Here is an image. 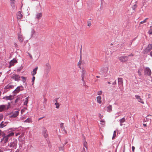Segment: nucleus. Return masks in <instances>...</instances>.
Masks as SVG:
<instances>
[{
  "instance_id": "nucleus-1",
  "label": "nucleus",
  "mask_w": 152,
  "mask_h": 152,
  "mask_svg": "<svg viewBox=\"0 0 152 152\" xmlns=\"http://www.w3.org/2000/svg\"><path fill=\"white\" fill-rule=\"evenodd\" d=\"M17 142L18 141L16 139H13L11 140L10 144L8 145L9 146L10 148H13L15 149L17 147Z\"/></svg>"
},
{
  "instance_id": "nucleus-2",
  "label": "nucleus",
  "mask_w": 152,
  "mask_h": 152,
  "mask_svg": "<svg viewBox=\"0 0 152 152\" xmlns=\"http://www.w3.org/2000/svg\"><path fill=\"white\" fill-rule=\"evenodd\" d=\"M45 75L46 77H48V73L51 69V66L48 63H47L45 65Z\"/></svg>"
},
{
  "instance_id": "nucleus-3",
  "label": "nucleus",
  "mask_w": 152,
  "mask_h": 152,
  "mask_svg": "<svg viewBox=\"0 0 152 152\" xmlns=\"http://www.w3.org/2000/svg\"><path fill=\"white\" fill-rule=\"evenodd\" d=\"M144 73L145 75L151 76V69L148 67H146L144 69Z\"/></svg>"
},
{
  "instance_id": "nucleus-4",
  "label": "nucleus",
  "mask_w": 152,
  "mask_h": 152,
  "mask_svg": "<svg viewBox=\"0 0 152 152\" xmlns=\"http://www.w3.org/2000/svg\"><path fill=\"white\" fill-rule=\"evenodd\" d=\"M152 49V44H149L147 47L144 50L143 52L146 54L150 52Z\"/></svg>"
},
{
  "instance_id": "nucleus-5",
  "label": "nucleus",
  "mask_w": 152,
  "mask_h": 152,
  "mask_svg": "<svg viewBox=\"0 0 152 152\" xmlns=\"http://www.w3.org/2000/svg\"><path fill=\"white\" fill-rule=\"evenodd\" d=\"M108 71V67H106L104 68H102L101 69V70L100 71V74H102H102H104V77L106 76L105 75L107 72Z\"/></svg>"
},
{
  "instance_id": "nucleus-6",
  "label": "nucleus",
  "mask_w": 152,
  "mask_h": 152,
  "mask_svg": "<svg viewBox=\"0 0 152 152\" xmlns=\"http://www.w3.org/2000/svg\"><path fill=\"white\" fill-rule=\"evenodd\" d=\"M24 90V87L22 86H19L17 88L13 91V93L14 94H17L19 93L20 91H22Z\"/></svg>"
},
{
  "instance_id": "nucleus-7",
  "label": "nucleus",
  "mask_w": 152,
  "mask_h": 152,
  "mask_svg": "<svg viewBox=\"0 0 152 152\" xmlns=\"http://www.w3.org/2000/svg\"><path fill=\"white\" fill-rule=\"evenodd\" d=\"M14 130H13L12 128L9 129L7 131H6V132L9 133V134L7 135L5 134V136L9 138L10 137L13 136L14 135V133L11 132Z\"/></svg>"
},
{
  "instance_id": "nucleus-8",
  "label": "nucleus",
  "mask_w": 152,
  "mask_h": 152,
  "mask_svg": "<svg viewBox=\"0 0 152 152\" xmlns=\"http://www.w3.org/2000/svg\"><path fill=\"white\" fill-rule=\"evenodd\" d=\"M118 59L121 62H125L128 60L129 58L127 56H121L119 57Z\"/></svg>"
},
{
  "instance_id": "nucleus-9",
  "label": "nucleus",
  "mask_w": 152,
  "mask_h": 152,
  "mask_svg": "<svg viewBox=\"0 0 152 152\" xmlns=\"http://www.w3.org/2000/svg\"><path fill=\"white\" fill-rule=\"evenodd\" d=\"M11 78L15 81H18L20 80V77L18 75L13 74L12 75Z\"/></svg>"
},
{
  "instance_id": "nucleus-10",
  "label": "nucleus",
  "mask_w": 152,
  "mask_h": 152,
  "mask_svg": "<svg viewBox=\"0 0 152 152\" xmlns=\"http://www.w3.org/2000/svg\"><path fill=\"white\" fill-rule=\"evenodd\" d=\"M19 114V112L18 111H15L11 113L10 114V118H16Z\"/></svg>"
},
{
  "instance_id": "nucleus-11",
  "label": "nucleus",
  "mask_w": 152,
  "mask_h": 152,
  "mask_svg": "<svg viewBox=\"0 0 152 152\" xmlns=\"http://www.w3.org/2000/svg\"><path fill=\"white\" fill-rule=\"evenodd\" d=\"M118 83L119 85V87L120 88L121 86H123V81L122 78H118Z\"/></svg>"
},
{
  "instance_id": "nucleus-12",
  "label": "nucleus",
  "mask_w": 152,
  "mask_h": 152,
  "mask_svg": "<svg viewBox=\"0 0 152 152\" xmlns=\"http://www.w3.org/2000/svg\"><path fill=\"white\" fill-rule=\"evenodd\" d=\"M3 137L2 140H3L4 142V143H7L8 141V138L5 136V134L4 133L2 135Z\"/></svg>"
},
{
  "instance_id": "nucleus-13",
  "label": "nucleus",
  "mask_w": 152,
  "mask_h": 152,
  "mask_svg": "<svg viewBox=\"0 0 152 152\" xmlns=\"http://www.w3.org/2000/svg\"><path fill=\"white\" fill-rule=\"evenodd\" d=\"M17 62V61L16 60V59L13 58L12 60L10 61V66H13L15 63H16Z\"/></svg>"
},
{
  "instance_id": "nucleus-14",
  "label": "nucleus",
  "mask_w": 152,
  "mask_h": 152,
  "mask_svg": "<svg viewBox=\"0 0 152 152\" xmlns=\"http://www.w3.org/2000/svg\"><path fill=\"white\" fill-rule=\"evenodd\" d=\"M7 122H4L2 121L0 124V128H2L7 126Z\"/></svg>"
},
{
  "instance_id": "nucleus-15",
  "label": "nucleus",
  "mask_w": 152,
  "mask_h": 152,
  "mask_svg": "<svg viewBox=\"0 0 152 152\" xmlns=\"http://www.w3.org/2000/svg\"><path fill=\"white\" fill-rule=\"evenodd\" d=\"M13 97V96L12 95H10V96H4L3 98V99H5L7 100H12V99H13V98H12Z\"/></svg>"
},
{
  "instance_id": "nucleus-16",
  "label": "nucleus",
  "mask_w": 152,
  "mask_h": 152,
  "mask_svg": "<svg viewBox=\"0 0 152 152\" xmlns=\"http://www.w3.org/2000/svg\"><path fill=\"white\" fill-rule=\"evenodd\" d=\"M42 16V13H37L36 15V18L39 20L41 18Z\"/></svg>"
},
{
  "instance_id": "nucleus-17",
  "label": "nucleus",
  "mask_w": 152,
  "mask_h": 152,
  "mask_svg": "<svg viewBox=\"0 0 152 152\" xmlns=\"http://www.w3.org/2000/svg\"><path fill=\"white\" fill-rule=\"evenodd\" d=\"M38 67L37 66L34 69H33L32 72H31V75L34 76L35 75L37 74V70Z\"/></svg>"
},
{
  "instance_id": "nucleus-18",
  "label": "nucleus",
  "mask_w": 152,
  "mask_h": 152,
  "mask_svg": "<svg viewBox=\"0 0 152 152\" xmlns=\"http://www.w3.org/2000/svg\"><path fill=\"white\" fill-rule=\"evenodd\" d=\"M135 97L138 100L139 102H140L142 103H144L143 101H142V99L141 98L140 96L136 95L135 96Z\"/></svg>"
},
{
  "instance_id": "nucleus-19",
  "label": "nucleus",
  "mask_w": 152,
  "mask_h": 152,
  "mask_svg": "<svg viewBox=\"0 0 152 152\" xmlns=\"http://www.w3.org/2000/svg\"><path fill=\"white\" fill-rule=\"evenodd\" d=\"M6 106L5 105H0V112L4 111L6 109Z\"/></svg>"
},
{
  "instance_id": "nucleus-20",
  "label": "nucleus",
  "mask_w": 152,
  "mask_h": 152,
  "mask_svg": "<svg viewBox=\"0 0 152 152\" xmlns=\"http://www.w3.org/2000/svg\"><path fill=\"white\" fill-rule=\"evenodd\" d=\"M16 15L18 19H21L22 17V15L20 11H19L17 12Z\"/></svg>"
},
{
  "instance_id": "nucleus-21",
  "label": "nucleus",
  "mask_w": 152,
  "mask_h": 152,
  "mask_svg": "<svg viewBox=\"0 0 152 152\" xmlns=\"http://www.w3.org/2000/svg\"><path fill=\"white\" fill-rule=\"evenodd\" d=\"M11 1V6L13 9L15 8V0H10Z\"/></svg>"
},
{
  "instance_id": "nucleus-22",
  "label": "nucleus",
  "mask_w": 152,
  "mask_h": 152,
  "mask_svg": "<svg viewBox=\"0 0 152 152\" xmlns=\"http://www.w3.org/2000/svg\"><path fill=\"white\" fill-rule=\"evenodd\" d=\"M14 86L12 85H8L5 87V89H12L13 88Z\"/></svg>"
},
{
  "instance_id": "nucleus-23",
  "label": "nucleus",
  "mask_w": 152,
  "mask_h": 152,
  "mask_svg": "<svg viewBox=\"0 0 152 152\" xmlns=\"http://www.w3.org/2000/svg\"><path fill=\"white\" fill-rule=\"evenodd\" d=\"M47 132V130L45 129H44L42 133L44 137L45 138H46L48 136V134L46 133Z\"/></svg>"
},
{
  "instance_id": "nucleus-24",
  "label": "nucleus",
  "mask_w": 152,
  "mask_h": 152,
  "mask_svg": "<svg viewBox=\"0 0 152 152\" xmlns=\"http://www.w3.org/2000/svg\"><path fill=\"white\" fill-rule=\"evenodd\" d=\"M101 98V97L100 96H99L97 97V102L99 104H101L102 103Z\"/></svg>"
},
{
  "instance_id": "nucleus-25",
  "label": "nucleus",
  "mask_w": 152,
  "mask_h": 152,
  "mask_svg": "<svg viewBox=\"0 0 152 152\" xmlns=\"http://www.w3.org/2000/svg\"><path fill=\"white\" fill-rule=\"evenodd\" d=\"M83 137L84 138V142L83 143V145L86 148V149H87V142L86 141V138L84 136L83 134Z\"/></svg>"
},
{
  "instance_id": "nucleus-26",
  "label": "nucleus",
  "mask_w": 152,
  "mask_h": 152,
  "mask_svg": "<svg viewBox=\"0 0 152 152\" xmlns=\"http://www.w3.org/2000/svg\"><path fill=\"white\" fill-rule=\"evenodd\" d=\"M86 74V72L84 70L83 71V72L82 75V79L83 81H84V77L85 76V75Z\"/></svg>"
},
{
  "instance_id": "nucleus-27",
  "label": "nucleus",
  "mask_w": 152,
  "mask_h": 152,
  "mask_svg": "<svg viewBox=\"0 0 152 152\" xmlns=\"http://www.w3.org/2000/svg\"><path fill=\"white\" fill-rule=\"evenodd\" d=\"M18 39L20 42H22L23 41V39L22 37V36L20 35H18Z\"/></svg>"
},
{
  "instance_id": "nucleus-28",
  "label": "nucleus",
  "mask_w": 152,
  "mask_h": 152,
  "mask_svg": "<svg viewBox=\"0 0 152 152\" xmlns=\"http://www.w3.org/2000/svg\"><path fill=\"white\" fill-rule=\"evenodd\" d=\"M112 107L111 105H109L107 107V111L108 112L111 111L112 110Z\"/></svg>"
},
{
  "instance_id": "nucleus-29",
  "label": "nucleus",
  "mask_w": 152,
  "mask_h": 152,
  "mask_svg": "<svg viewBox=\"0 0 152 152\" xmlns=\"http://www.w3.org/2000/svg\"><path fill=\"white\" fill-rule=\"evenodd\" d=\"M58 98H57L55 99V101L56 102V103H55V104L56 105V108H58L59 107V103H58L57 102V99H58Z\"/></svg>"
},
{
  "instance_id": "nucleus-30",
  "label": "nucleus",
  "mask_w": 152,
  "mask_h": 152,
  "mask_svg": "<svg viewBox=\"0 0 152 152\" xmlns=\"http://www.w3.org/2000/svg\"><path fill=\"white\" fill-rule=\"evenodd\" d=\"M20 78H22V80L23 83H24L26 80V78L23 76L20 77Z\"/></svg>"
},
{
  "instance_id": "nucleus-31",
  "label": "nucleus",
  "mask_w": 152,
  "mask_h": 152,
  "mask_svg": "<svg viewBox=\"0 0 152 152\" xmlns=\"http://www.w3.org/2000/svg\"><path fill=\"white\" fill-rule=\"evenodd\" d=\"M125 119L124 118H123L119 120V121L120 123H124V122H125Z\"/></svg>"
},
{
  "instance_id": "nucleus-32",
  "label": "nucleus",
  "mask_w": 152,
  "mask_h": 152,
  "mask_svg": "<svg viewBox=\"0 0 152 152\" xmlns=\"http://www.w3.org/2000/svg\"><path fill=\"white\" fill-rule=\"evenodd\" d=\"M31 119L30 118H28L25 121V122H31Z\"/></svg>"
},
{
  "instance_id": "nucleus-33",
  "label": "nucleus",
  "mask_w": 152,
  "mask_h": 152,
  "mask_svg": "<svg viewBox=\"0 0 152 152\" xmlns=\"http://www.w3.org/2000/svg\"><path fill=\"white\" fill-rule=\"evenodd\" d=\"M116 136V132L115 131H114L113 132V135L112 139L113 140L114 139H115Z\"/></svg>"
},
{
  "instance_id": "nucleus-34",
  "label": "nucleus",
  "mask_w": 152,
  "mask_h": 152,
  "mask_svg": "<svg viewBox=\"0 0 152 152\" xmlns=\"http://www.w3.org/2000/svg\"><path fill=\"white\" fill-rule=\"evenodd\" d=\"M140 71H142V69H141V70L139 69L138 70V75H139L140 76H141L142 75L141 72Z\"/></svg>"
},
{
  "instance_id": "nucleus-35",
  "label": "nucleus",
  "mask_w": 152,
  "mask_h": 152,
  "mask_svg": "<svg viewBox=\"0 0 152 152\" xmlns=\"http://www.w3.org/2000/svg\"><path fill=\"white\" fill-rule=\"evenodd\" d=\"M148 18H146L143 21H141L140 23V24H142V23H145L146 22V20L148 19Z\"/></svg>"
},
{
  "instance_id": "nucleus-36",
  "label": "nucleus",
  "mask_w": 152,
  "mask_h": 152,
  "mask_svg": "<svg viewBox=\"0 0 152 152\" xmlns=\"http://www.w3.org/2000/svg\"><path fill=\"white\" fill-rule=\"evenodd\" d=\"M63 146L62 147H59V150L60 151H64V149Z\"/></svg>"
},
{
  "instance_id": "nucleus-37",
  "label": "nucleus",
  "mask_w": 152,
  "mask_h": 152,
  "mask_svg": "<svg viewBox=\"0 0 152 152\" xmlns=\"http://www.w3.org/2000/svg\"><path fill=\"white\" fill-rule=\"evenodd\" d=\"M137 6L136 4L134 5L132 7V9L134 10L136 8H137Z\"/></svg>"
},
{
  "instance_id": "nucleus-38",
  "label": "nucleus",
  "mask_w": 152,
  "mask_h": 152,
  "mask_svg": "<svg viewBox=\"0 0 152 152\" xmlns=\"http://www.w3.org/2000/svg\"><path fill=\"white\" fill-rule=\"evenodd\" d=\"M35 77L34 76H33L32 79V85H33L34 84V81L35 80Z\"/></svg>"
},
{
  "instance_id": "nucleus-39",
  "label": "nucleus",
  "mask_w": 152,
  "mask_h": 152,
  "mask_svg": "<svg viewBox=\"0 0 152 152\" xmlns=\"http://www.w3.org/2000/svg\"><path fill=\"white\" fill-rule=\"evenodd\" d=\"M3 118V115L2 114H0V121Z\"/></svg>"
},
{
  "instance_id": "nucleus-40",
  "label": "nucleus",
  "mask_w": 152,
  "mask_h": 152,
  "mask_svg": "<svg viewBox=\"0 0 152 152\" xmlns=\"http://www.w3.org/2000/svg\"><path fill=\"white\" fill-rule=\"evenodd\" d=\"M80 59H81V49L80 50ZM81 61H80H80L79 63H78V65H81Z\"/></svg>"
},
{
  "instance_id": "nucleus-41",
  "label": "nucleus",
  "mask_w": 152,
  "mask_h": 152,
  "mask_svg": "<svg viewBox=\"0 0 152 152\" xmlns=\"http://www.w3.org/2000/svg\"><path fill=\"white\" fill-rule=\"evenodd\" d=\"M63 125H64L63 123H62L60 124V127L61 128V129H64V127L63 126Z\"/></svg>"
},
{
  "instance_id": "nucleus-42",
  "label": "nucleus",
  "mask_w": 152,
  "mask_h": 152,
  "mask_svg": "<svg viewBox=\"0 0 152 152\" xmlns=\"http://www.w3.org/2000/svg\"><path fill=\"white\" fill-rule=\"evenodd\" d=\"M20 98H17L15 100V103H16L18 101H19L20 100Z\"/></svg>"
},
{
  "instance_id": "nucleus-43",
  "label": "nucleus",
  "mask_w": 152,
  "mask_h": 152,
  "mask_svg": "<svg viewBox=\"0 0 152 152\" xmlns=\"http://www.w3.org/2000/svg\"><path fill=\"white\" fill-rule=\"evenodd\" d=\"M35 32V31L33 29L31 31L32 36H33V35L34 34Z\"/></svg>"
},
{
  "instance_id": "nucleus-44",
  "label": "nucleus",
  "mask_w": 152,
  "mask_h": 152,
  "mask_svg": "<svg viewBox=\"0 0 152 152\" xmlns=\"http://www.w3.org/2000/svg\"><path fill=\"white\" fill-rule=\"evenodd\" d=\"M148 33L150 34H152V29H151L149 31Z\"/></svg>"
},
{
  "instance_id": "nucleus-45",
  "label": "nucleus",
  "mask_w": 152,
  "mask_h": 152,
  "mask_svg": "<svg viewBox=\"0 0 152 152\" xmlns=\"http://www.w3.org/2000/svg\"><path fill=\"white\" fill-rule=\"evenodd\" d=\"M88 25L87 26H90L91 25V22L90 21H88Z\"/></svg>"
},
{
  "instance_id": "nucleus-46",
  "label": "nucleus",
  "mask_w": 152,
  "mask_h": 152,
  "mask_svg": "<svg viewBox=\"0 0 152 152\" xmlns=\"http://www.w3.org/2000/svg\"><path fill=\"white\" fill-rule=\"evenodd\" d=\"M28 101H26V100H25V102H24V104H23L24 105H27V104L28 103Z\"/></svg>"
},
{
  "instance_id": "nucleus-47",
  "label": "nucleus",
  "mask_w": 152,
  "mask_h": 152,
  "mask_svg": "<svg viewBox=\"0 0 152 152\" xmlns=\"http://www.w3.org/2000/svg\"><path fill=\"white\" fill-rule=\"evenodd\" d=\"M67 143H68V142L67 141V140H66L65 141V143L64 144H63V147H64V146Z\"/></svg>"
},
{
  "instance_id": "nucleus-48",
  "label": "nucleus",
  "mask_w": 152,
  "mask_h": 152,
  "mask_svg": "<svg viewBox=\"0 0 152 152\" xmlns=\"http://www.w3.org/2000/svg\"><path fill=\"white\" fill-rule=\"evenodd\" d=\"M8 105H7V110L10 107V103H8Z\"/></svg>"
},
{
  "instance_id": "nucleus-49",
  "label": "nucleus",
  "mask_w": 152,
  "mask_h": 152,
  "mask_svg": "<svg viewBox=\"0 0 152 152\" xmlns=\"http://www.w3.org/2000/svg\"><path fill=\"white\" fill-rule=\"evenodd\" d=\"M102 94V91H100L98 92V95H100Z\"/></svg>"
},
{
  "instance_id": "nucleus-50",
  "label": "nucleus",
  "mask_w": 152,
  "mask_h": 152,
  "mask_svg": "<svg viewBox=\"0 0 152 152\" xmlns=\"http://www.w3.org/2000/svg\"><path fill=\"white\" fill-rule=\"evenodd\" d=\"M116 84V81L115 80V81L114 82H113L112 83V84L113 85H115Z\"/></svg>"
},
{
  "instance_id": "nucleus-51",
  "label": "nucleus",
  "mask_w": 152,
  "mask_h": 152,
  "mask_svg": "<svg viewBox=\"0 0 152 152\" xmlns=\"http://www.w3.org/2000/svg\"><path fill=\"white\" fill-rule=\"evenodd\" d=\"M132 151L133 152H134V149H135V147L134 146H132Z\"/></svg>"
},
{
  "instance_id": "nucleus-52",
  "label": "nucleus",
  "mask_w": 152,
  "mask_h": 152,
  "mask_svg": "<svg viewBox=\"0 0 152 152\" xmlns=\"http://www.w3.org/2000/svg\"><path fill=\"white\" fill-rule=\"evenodd\" d=\"M149 55L152 57V51L150 52V53L149 54Z\"/></svg>"
},
{
  "instance_id": "nucleus-53",
  "label": "nucleus",
  "mask_w": 152,
  "mask_h": 152,
  "mask_svg": "<svg viewBox=\"0 0 152 152\" xmlns=\"http://www.w3.org/2000/svg\"><path fill=\"white\" fill-rule=\"evenodd\" d=\"M134 55L132 53H131L128 55V56H133Z\"/></svg>"
},
{
  "instance_id": "nucleus-54",
  "label": "nucleus",
  "mask_w": 152,
  "mask_h": 152,
  "mask_svg": "<svg viewBox=\"0 0 152 152\" xmlns=\"http://www.w3.org/2000/svg\"><path fill=\"white\" fill-rule=\"evenodd\" d=\"M99 117H100V118H102L103 116L101 114H99Z\"/></svg>"
},
{
  "instance_id": "nucleus-55",
  "label": "nucleus",
  "mask_w": 152,
  "mask_h": 152,
  "mask_svg": "<svg viewBox=\"0 0 152 152\" xmlns=\"http://www.w3.org/2000/svg\"><path fill=\"white\" fill-rule=\"evenodd\" d=\"M63 129V130L64 131V132H65V133H67V132L65 130V128H64V129Z\"/></svg>"
},
{
  "instance_id": "nucleus-56",
  "label": "nucleus",
  "mask_w": 152,
  "mask_h": 152,
  "mask_svg": "<svg viewBox=\"0 0 152 152\" xmlns=\"http://www.w3.org/2000/svg\"><path fill=\"white\" fill-rule=\"evenodd\" d=\"M22 68H20L17 69V70L18 71H20V70Z\"/></svg>"
},
{
  "instance_id": "nucleus-57",
  "label": "nucleus",
  "mask_w": 152,
  "mask_h": 152,
  "mask_svg": "<svg viewBox=\"0 0 152 152\" xmlns=\"http://www.w3.org/2000/svg\"><path fill=\"white\" fill-rule=\"evenodd\" d=\"M29 54V56L30 57V58L32 59V56L29 53H28Z\"/></svg>"
},
{
  "instance_id": "nucleus-58",
  "label": "nucleus",
  "mask_w": 152,
  "mask_h": 152,
  "mask_svg": "<svg viewBox=\"0 0 152 152\" xmlns=\"http://www.w3.org/2000/svg\"><path fill=\"white\" fill-rule=\"evenodd\" d=\"M44 118V117H42L39 118L38 119V121H39V120H41L42 118Z\"/></svg>"
},
{
  "instance_id": "nucleus-59",
  "label": "nucleus",
  "mask_w": 152,
  "mask_h": 152,
  "mask_svg": "<svg viewBox=\"0 0 152 152\" xmlns=\"http://www.w3.org/2000/svg\"><path fill=\"white\" fill-rule=\"evenodd\" d=\"M29 98V96H28V97H26V101H28V98Z\"/></svg>"
},
{
  "instance_id": "nucleus-60",
  "label": "nucleus",
  "mask_w": 152,
  "mask_h": 152,
  "mask_svg": "<svg viewBox=\"0 0 152 152\" xmlns=\"http://www.w3.org/2000/svg\"><path fill=\"white\" fill-rule=\"evenodd\" d=\"M83 151H82V152H85V148H83Z\"/></svg>"
},
{
  "instance_id": "nucleus-61",
  "label": "nucleus",
  "mask_w": 152,
  "mask_h": 152,
  "mask_svg": "<svg viewBox=\"0 0 152 152\" xmlns=\"http://www.w3.org/2000/svg\"><path fill=\"white\" fill-rule=\"evenodd\" d=\"M143 126H146V124H143Z\"/></svg>"
},
{
  "instance_id": "nucleus-62",
  "label": "nucleus",
  "mask_w": 152,
  "mask_h": 152,
  "mask_svg": "<svg viewBox=\"0 0 152 152\" xmlns=\"http://www.w3.org/2000/svg\"><path fill=\"white\" fill-rule=\"evenodd\" d=\"M24 112V110H21V113H22L23 112Z\"/></svg>"
},
{
  "instance_id": "nucleus-63",
  "label": "nucleus",
  "mask_w": 152,
  "mask_h": 152,
  "mask_svg": "<svg viewBox=\"0 0 152 152\" xmlns=\"http://www.w3.org/2000/svg\"><path fill=\"white\" fill-rule=\"evenodd\" d=\"M0 152H3V151L2 150L0 149Z\"/></svg>"
},
{
  "instance_id": "nucleus-64",
  "label": "nucleus",
  "mask_w": 152,
  "mask_h": 152,
  "mask_svg": "<svg viewBox=\"0 0 152 152\" xmlns=\"http://www.w3.org/2000/svg\"><path fill=\"white\" fill-rule=\"evenodd\" d=\"M96 77L97 78H99V77H99V76H96Z\"/></svg>"
}]
</instances>
